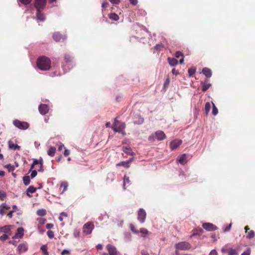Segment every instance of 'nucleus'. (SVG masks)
<instances>
[{
  "instance_id": "obj_1",
  "label": "nucleus",
  "mask_w": 255,
  "mask_h": 255,
  "mask_svg": "<svg viewBox=\"0 0 255 255\" xmlns=\"http://www.w3.org/2000/svg\"><path fill=\"white\" fill-rule=\"evenodd\" d=\"M37 66L41 70H48L51 67V61L46 57H40L37 60Z\"/></svg>"
},
{
  "instance_id": "obj_2",
  "label": "nucleus",
  "mask_w": 255,
  "mask_h": 255,
  "mask_svg": "<svg viewBox=\"0 0 255 255\" xmlns=\"http://www.w3.org/2000/svg\"><path fill=\"white\" fill-rule=\"evenodd\" d=\"M166 137L165 134L162 130H157L154 134H152L148 137V140L150 142L155 141L156 139L158 140H162Z\"/></svg>"
},
{
  "instance_id": "obj_3",
  "label": "nucleus",
  "mask_w": 255,
  "mask_h": 255,
  "mask_svg": "<svg viewBox=\"0 0 255 255\" xmlns=\"http://www.w3.org/2000/svg\"><path fill=\"white\" fill-rule=\"evenodd\" d=\"M175 248L177 250L186 251L191 248V245L187 242H180L175 244Z\"/></svg>"
},
{
  "instance_id": "obj_4",
  "label": "nucleus",
  "mask_w": 255,
  "mask_h": 255,
  "mask_svg": "<svg viewBox=\"0 0 255 255\" xmlns=\"http://www.w3.org/2000/svg\"><path fill=\"white\" fill-rule=\"evenodd\" d=\"M125 128L124 123L115 120L113 129L116 132H122Z\"/></svg>"
},
{
  "instance_id": "obj_5",
  "label": "nucleus",
  "mask_w": 255,
  "mask_h": 255,
  "mask_svg": "<svg viewBox=\"0 0 255 255\" xmlns=\"http://www.w3.org/2000/svg\"><path fill=\"white\" fill-rule=\"evenodd\" d=\"M13 124L15 127L20 129H26L29 127V124L27 122H21L18 120H14Z\"/></svg>"
},
{
  "instance_id": "obj_6",
  "label": "nucleus",
  "mask_w": 255,
  "mask_h": 255,
  "mask_svg": "<svg viewBox=\"0 0 255 255\" xmlns=\"http://www.w3.org/2000/svg\"><path fill=\"white\" fill-rule=\"evenodd\" d=\"M94 228V225L92 222H87L85 224L83 227V233L85 234H90Z\"/></svg>"
},
{
  "instance_id": "obj_7",
  "label": "nucleus",
  "mask_w": 255,
  "mask_h": 255,
  "mask_svg": "<svg viewBox=\"0 0 255 255\" xmlns=\"http://www.w3.org/2000/svg\"><path fill=\"white\" fill-rule=\"evenodd\" d=\"M46 1V0H35L34 6L36 10H43L45 6Z\"/></svg>"
},
{
  "instance_id": "obj_8",
  "label": "nucleus",
  "mask_w": 255,
  "mask_h": 255,
  "mask_svg": "<svg viewBox=\"0 0 255 255\" xmlns=\"http://www.w3.org/2000/svg\"><path fill=\"white\" fill-rule=\"evenodd\" d=\"M137 219L141 223H143L145 221L146 214L144 210L140 208L138 212Z\"/></svg>"
},
{
  "instance_id": "obj_9",
  "label": "nucleus",
  "mask_w": 255,
  "mask_h": 255,
  "mask_svg": "<svg viewBox=\"0 0 255 255\" xmlns=\"http://www.w3.org/2000/svg\"><path fill=\"white\" fill-rule=\"evenodd\" d=\"M202 227L208 232L215 231L217 229V227L210 223H204L202 224Z\"/></svg>"
},
{
  "instance_id": "obj_10",
  "label": "nucleus",
  "mask_w": 255,
  "mask_h": 255,
  "mask_svg": "<svg viewBox=\"0 0 255 255\" xmlns=\"http://www.w3.org/2000/svg\"><path fill=\"white\" fill-rule=\"evenodd\" d=\"M38 110L41 115H44L48 112L49 109L47 105L41 104L39 106Z\"/></svg>"
},
{
  "instance_id": "obj_11",
  "label": "nucleus",
  "mask_w": 255,
  "mask_h": 255,
  "mask_svg": "<svg viewBox=\"0 0 255 255\" xmlns=\"http://www.w3.org/2000/svg\"><path fill=\"white\" fill-rule=\"evenodd\" d=\"M106 248L109 252V255H117L118 251L116 247L114 246L108 244L106 246Z\"/></svg>"
},
{
  "instance_id": "obj_12",
  "label": "nucleus",
  "mask_w": 255,
  "mask_h": 255,
  "mask_svg": "<svg viewBox=\"0 0 255 255\" xmlns=\"http://www.w3.org/2000/svg\"><path fill=\"white\" fill-rule=\"evenodd\" d=\"M42 10H36V19L38 21H44L45 20V16L41 12Z\"/></svg>"
},
{
  "instance_id": "obj_13",
  "label": "nucleus",
  "mask_w": 255,
  "mask_h": 255,
  "mask_svg": "<svg viewBox=\"0 0 255 255\" xmlns=\"http://www.w3.org/2000/svg\"><path fill=\"white\" fill-rule=\"evenodd\" d=\"M181 143V140L175 139L170 142V146L171 149L174 150L178 147Z\"/></svg>"
},
{
  "instance_id": "obj_14",
  "label": "nucleus",
  "mask_w": 255,
  "mask_h": 255,
  "mask_svg": "<svg viewBox=\"0 0 255 255\" xmlns=\"http://www.w3.org/2000/svg\"><path fill=\"white\" fill-rule=\"evenodd\" d=\"M24 235V230L22 228H18L17 229L16 233L15 235L13 237V239H19L21 238Z\"/></svg>"
},
{
  "instance_id": "obj_15",
  "label": "nucleus",
  "mask_w": 255,
  "mask_h": 255,
  "mask_svg": "<svg viewBox=\"0 0 255 255\" xmlns=\"http://www.w3.org/2000/svg\"><path fill=\"white\" fill-rule=\"evenodd\" d=\"M27 249V245L26 243L20 244L17 247V249L20 253L26 252Z\"/></svg>"
},
{
  "instance_id": "obj_16",
  "label": "nucleus",
  "mask_w": 255,
  "mask_h": 255,
  "mask_svg": "<svg viewBox=\"0 0 255 255\" xmlns=\"http://www.w3.org/2000/svg\"><path fill=\"white\" fill-rule=\"evenodd\" d=\"M202 73L207 78H210L212 75L211 69L206 67L203 69Z\"/></svg>"
},
{
  "instance_id": "obj_17",
  "label": "nucleus",
  "mask_w": 255,
  "mask_h": 255,
  "mask_svg": "<svg viewBox=\"0 0 255 255\" xmlns=\"http://www.w3.org/2000/svg\"><path fill=\"white\" fill-rule=\"evenodd\" d=\"M9 208V207L6 204H2L0 205V214L1 216H3L5 213V210H8Z\"/></svg>"
},
{
  "instance_id": "obj_18",
  "label": "nucleus",
  "mask_w": 255,
  "mask_h": 255,
  "mask_svg": "<svg viewBox=\"0 0 255 255\" xmlns=\"http://www.w3.org/2000/svg\"><path fill=\"white\" fill-rule=\"evenodd\" d=\"M10 226H5L0 227V231L1 233H4L5 234L10 235Z\"/></svg>"
},
{
  "instance_id": "obj_19",
  "label": "nucleus",
  "mask_w": 255,
  "mask_h": 255,
  "mask_svg": "<svg viewBox=\"0 0 255 255\" xmlns=\"http://www.w3.org/2000/svg\"><path fill=\"white\" fill-rule=\"evenodd\" d=\"M8 147L13 150L19 149L20 146L16 144L13 143L11 140L8 141Z\"/></svg>"
},
{
  "instance_id": "obj_20",
  "label": "nucleus",
  "mask_w": 255,
  "mask_h": 255,
  "mask_svg": "<svg viewBox=\"0 0 255 255\" xmlns=\"http://www.w3.org/2000/svg\"><path fill=\"white\" fill-rule=\"evenodd\" d=\"M53 39L56 41H59L62 38L64 39L65 37H63L62 35L59 32H55L53 35Z\"/></svg>"
},
{
  "instance_id": "obj_21",
  "label": "nucleus",
  "mask_w": 255,
  "mask_h": 255,
  "mask_svg": "<svg viewBox=\"0 0 255 255\" xmlns=\"http://www.w3.org/2000/svg\"><path fill=\"white\" fill-rule=\"evenodd\" d=\"M167 60H168L169 64L171 66H172V67L175 66L177 65L178 64V61L175 58L168 57Z\"/></svg>"
},
{
  "instance_id": "obj_22",
  "label": "nucleus",
  "mask_w": 255,
  "mask_h": 255,
  "mask_svg": "<svg viewBox=\"0 0 255 255\" xmlns=\"http://www.w3.org/2000/svg\"><path fill=\"white\" fill-rule=\"evenodd\" d=\"M37 188L34 187L33 186H30L26 190V195L29 197H31V195L29 194L33 193L36 191Z\"/></svg>"
},
{
  "instance_id": "obj_23",
  "label": "nucleus",
  "mask_w": 255,
  "mask_h": 255,
  "mask_svg": "<svg viewBox=\"0 0 255 255\" xmlns=\"http://www.w3.org/2000/svg\"><path fill=\"white\" fill-rule=\"evenodd\" d=\"M64 60L65 64H64L63 65V68L64 70L66 69V65L72 61V59L71 57L69 55L66 54L64 56Z\"/></svg>"
},
{
  "instance_id": "obj_24",
  "label": "nucleus",
  "mask_w": 255,
  "mask_h": 255,
  "mask_svg": "<svg viewBox=\"0 0 255 255\" xmlns=\"http://www.w3.org/2000/svg\"><path fill=\"white\" fill-rule=\"evenodd\" d=\"M56 150V147H55L54 146H51L47 150V154L49 156H50L51 157H53L55 155Z\"/></svg>"
},
{
  "instance_id": "obj_25",
  "label": "nucleus",
  "mask_w": 255,
  "mask_h": 255,
  "mask_svg": "<svg viewBox=\"0 0 255 255\" xmlns=\"http://www.w3.org/2000/svg\"><path fill=\"white\" fill-rule=\"evenodd\" d=\"M203 232V230L201 228H199L198 230L195 229L193 230L192 231V234L191 236V238H192L193 237H194L197 235H200L201 234H202Z\"/></svg>"
},
{
  "instance_id": "obj_26",
  "label": "nucleus",
  "mask_w": 255,
  "mask_h": 255,
  "mask_svg": "<svg viewBox=\"0 0 255 255\" xmlns=\"http://www.w3.org/2000/svg\"><path fill=\"white\" fill-rule=\"evenodd\" d=\"M23 183L25 186H27L30 182V178L28 175H25L23 177Z\"/></svg>"
},
{
  "instance_id": "obj_27",
  "label": "nucleus",
  "mask_w": 255,
  "mask_h": 255,
  "mask_svg": "<svg viewBox=\"0 0 255 255\" xmlns=\"http://www.w3.org/2000/svg\"><path fill=\"white\" fill-rule=\"evenodd\" d=\"M187 156L186 154H182L181 156L179 157L178 161L181 164H184L186 160Z\"/></svg>"
},
{
  "instance_id": "obj_28",
  "label": "nucleus",
  "mask_w": 255,
  "mask_h": 255,
  "mask_svg": "<svg viewBox=\"0 0 255 255\" xmlns=\"http://www.w3.org/2000/svg\"><path fill=\"white\" fill-rule=\"evenodd\" d=\"M123 151L128 155H133V152L132 151L130 147L128 146H125L123 147Z\"/></svg>"
},
{
  "instance_id": "obj_29",
  "label": "nucleus",
  "mask_w": 255,
  "mask_h": 255,
  "mask_svg": "<svg viewBox=\"0 0 255 255\" xmlns=\"http://www.w3.org/2000/svg\"><path fill=\"white\" fill-rule=\"evenodd\" d=\"M228 255H238V250L233 248L228 249Z\"/></svg>"
},
{
  "instance_id": "obj_30",
  "label": "nucleus",
  "mask_w": 255,
  "mask_h": 255,
  "mask_svg": "<svg viewBox=\"0 0 255 255\" xmlns=\"http://www.w3.org/2000/svg\"><path fill=\"white\" fill-rule=\"evenodd\" d=\"M117 166H123L127 168L129 167V165H128V162L126 161H124L120 162L117 164Z\"/></svg>"
},
{
  "instance_id": "obj_31",
  "label": "nucleus",
  "mask_w": 255,
  "mask_h": 255,
  "mask_svg": "<svg viewBox=\"0 0 255 255\" xmlns=\"http://www.w3.org/2000/svg\"><path fill=\"white\" fill-rule=\"evenodd\" d=\"M36 214L38 216L42 217L46 215V212L45 209H39L37 211Z\"/></svg>"
},
{
  "instance_id": "obj_32",
  "label": "nucleus",
  "mask_w": 255,
  "mask_h": 255,
  "mask_svg": "<svg viewBox=\"0 0 255 255\" xmlns=\"http://www.w3.org/2000/svg\"><path fill=\"white\" fill-rule=\"evenodd\" d=\"M164 48V45L162 44H157L154 46V49L156 50L157 52H159L163 49Z\"/></svg>"
},
{
  "instance_id": "obj_33",
  "label": "nucleus",
  "mask_w": 255,
  "mask_h": 255,
  "mask_svg": "<svg viewBox=\"0 0 255 255\" xmlns=\"http://www.w3.org/2000/svg\"><path fill=\"white\" fill-rule=\"evenodd\" d=\"M210 109H211V104L209 102H207L205 104V114L206 115H208V114H209V112L210 111Z\"/></svg>"
},
{
  "instance_id": "obj_34",
  "label": "nucleus",
  "mask_w": 255,
  "mask_h": 255,
  "mask_svg": "<svg viewBox=\"0 0 255 255\" xmlns=\"http://www.w3.org/2000/svg\"><path fill=\"white\" fill-rule=\"evenodd\" d=\"M123 180H124V182H124L123 183V188L124 189H126L125 186H126V184H129V182H130V180H129V177H127L126 175L124 176Z\"/></svg>"
},
{
  "instance_id": "obj_35",
  "label": "nucleus",
  "mask_w": 255,
  "mask_h": 255,
  "mask_svg": "<svg viewBox=\"0 0 255 255\" xmlns=\"http://www.w3.org/2000/svg\"><path fill=\"white\" fill-rule=\"evenodd\" d=\"M201 84L203 86L202 91L204 92L207 91L211 86V84H210V83L206 84V83H203V82H201Z\"/></svg>"
},
{
  "instance_id": "obj_36",
  "label": "nucleus",
  "mask_w": 255,
  "mask_h": 255,
  "mask_svg": "<svg viewBox=\"0 0 255 255\" xmlns=\"http://www.w3.org/2000/svg\"><path fill=\"white\" fill-rule=\"evenodd\" d=\"M40 249L42 251L44 255H49V253L47 251V248L46 245H43L41 246Z\"/></svg>"
},
{
  "instance_id": "obj_37",
  "label": "nucleus",
  "mask_w": 255,
  "mask_h": 255,
  "mask_svg": "<svg viewBox=\"0 0 255 255\" xmlns=\"http://www.w3.org/2000/svg\"><path fill=\"white\" fill-rule=\"evenodd\" d=\"M109 18L112 20L117 21L119 19V16L115 13H112L109 14Z\"/></svg>"
},
{
  "instance_id": "obj_38",
  "label": "nucleus",
  "mask_w": 255,
  "mask_h": 255,
  "mask_svg": "<svg viewBox=\"0 0 255 255\" xmlns=\"http://www.w3.org/2000/svg\"><path fill=\"white\" fill-rule=\"evenodd\" d=\"M212 104L213 105L212 114L214 116H216L218 113V109L216 108L215 104L213 102H212Z\"/></svg>"
},
{
  "instance_id": "obj_39",
  "label": "nucleus",
  "mask_w": 255,
  "mask_h": 255,
  "mask_svg": "<svg viewBox=\"0 0 255 255\" xmlns=\"http://www.w3.org/2000/svg\"><path fill=\"white\" fill-rule=\"evenodd\" d=\"M189 77H191L196 72V69L195 68H191L188 70Z\"/></svg>"
},
{
  "instance_id": "obj_40",
  "label": "nucleus",
  "mask_w": 255,
  "mask_h": 255,
  "mask_svg": "<svg viewBox=\"0 0 255 255\" xmlns=\"http://www.w3.org/2000/svg\"><path fill=\"white\" fill-rule=\"evenodd\" d=\"M4 167L7 168L9 172H12L14 170V166L11 165L10 164L5 165Z\"/></svg>"
},
{
  "instance_id": "obj_41",
  "label": "nucleus",
  "mask_w": 255,
  "mask_h": 255,
  "mask_svg": "<svg viewBox=\"0 0 255 255\" xmlns=\"http://www.w3.org/2000/svg\"><path fill=\"white\" fill-rule=\"evenodd\" d=\"M254 236H255V232L254 231L251 230L248 233V235H247V238L251 239H252L253 238H254Z\"/></svg>"
},
{
  "instance_id": "obj_42",
  "label": "nucleus",
  "mask_w": 255,
  "mask_h": 255,
  "mask_svg": "<svg viewBox=\"0 0 255 255\" xmlns=\"http://www.w3.org/2000/svg\"><path fill=\"white\" fill-rule=\"evenodd\" d=\"M8 234H3V235L0 237V240L1 241H4L8 239Z\"/></svg>"
},
{
  "instance_id": "obj_43",
  "label": "nucleus",
  "mask_w": 255,
  "mask_h": 255,
  "mask_svg": "<svg viewBox=\"0 0 255 255\" xmlns=\"http://www.w3.org/2000/svg\"><path fill=\"white\" fill-rule=\"evenodd\" d=\"M47 235L50 239H52L54 237V232L51 230H48L47 232Z\"/></svg>"
},
{
  "instance_id": "obj_44",
  "label": "nucleus",
  "mask_w": 255,
  "mask_h": 255,
  "mask_svg": "<svg viewBox=\"0 0 255 255\" xmlns=\"http://www.w3.org/2000/svg\"><path fill=\"white\" fill-rule=\"evenodd\" d=\"M130 229L134 234H137L138 233L132 224L130 225Z\"/></svg>"
},
{
  "instance_id": "obj_45",
  "label": "nucleus",
  "mask_w": 255,
  "mask_h": 255,
  "mask_svg": "<svg viewBox=\"0 0 255 255\" xmlns=\"http://www.w3.org/2000/svg\"><path fill=\"white\" fill-rule=\"evenodd\" d=\"M19 1L24 5L28 4L30 3L32 0H19Z\"/></svg>"
},
{
  "instance_id": "obj_46",
  "label": "nucleus",
  "mask_w": 255,
  "mask_h": 255,
  "mask_svg": "<svg viewBox=\"0 0 255 255\" xmlns=\"http://www.w3.org/2000/svg\"><path fill=\"white\" fill-rule=\"evenodd\" d=\"M31 173L30 176H31V177L32 178H33L37 175V172L36 170H31Z\"/></svg>"
},
{
  "instance_id": "obj_47",
  "label": "nucleus",
  "mask_w": 255,
  "mask_h": 255,
  "mask_svg": "<svg viewBox=\"0 0 255 255\" xmlns=\"http://www.w3.org/2000/svg\"><path fill=\"white\" fill-rule=\"evenodd\" d=\"M70 254V251L68 250H63L62 252L61 253V254L62 255H68Z\"/></svg>"
},
{
  "instance_id": "obj_48",
  "label": "nucleus",
  "mask_w": 255,
  "mask_h": 255,
  "mask_svg": "<svg viewBox=\"0 0 255 255\" xmlns=\"http://www.w3.org/2000/svg\"><path fill=\"white\" fill-rule=\"evenodd\" d=\"M140 232L142 234H147L148 233V231L145 228H141L140 230Z\"/></svg>"
},
{
  "instance_id": "obj_49",
  "label": "nucleus",
  "mask_w": 255,
  "mask_h": 255,
  "mask_svg": "<svg viewBox=\"0 0 255 255\" xmlns=\"http://www.w3.org/2000/svg\"><path fill=\"white\" fill-rule=\"evenodd\" d=\"M183 54L180 51H177L175 54V56L176 58H179L180 57H183Z\"/></svg>"
},
{
  "instance_id": "obj_50",
  "label": "nucleus",
  "mask_w": 255,
  "mask_h": 255,
  "mask_svg": "<svg viewBox=\"0 0 255 255\" xmlns=\"http://www.w3.org/2000/svg\"><path fill=\"white\" fill-rule=\"evenodd\" d=\"M61 186L62 187H63V188H64V191H65V190H66V189H67V187H68V183H67V182H63V183H61Z\"/></svg>"
},
{
  "instance_id": "obj_51",
  "label": "nucleus",
  "mask_w": 255,
  "mask_h": 255,
  "mask_svg": "<svg viewBox=\"0 0 255 255\" xmlns=\"http://www.w3.org/2000/svg\"><path fill=\"white\" fill-rule=\"evenodd\" d=\"M251 250L250 249H248L247 251L243 253L241 255H250Z\"/></svg>"
},
{
  "instance_id": "obj_52",
  "label": "nucleus",
  "mask_w": 255,
  "mask_h": 255,
  "mask_svg": "<svg viewBox=\"0 0 255 255\" xmlns=\"http://www.w3.org/2000/svg\"><path fill=\"white\" fill-rule=\"evenodd\" d=\"M232 227V223H230L229 225L224 229L225 232H228L230 230Z\"/></svg>"
},
{
  "instance_id": "obj_53",
  "label": "nucleus",
  "mask_w": 255,
  "mask_h": 255,
  "mask_svg": "<svg viewBox=\"0 0 255 255\" xmlns=\"http://www.w3.org/2000/svg\"><path fill=\"white\" fill-rule=\"evenodd\" d=\"M63 154L65 156H67L70 154V151L68 149L65 148Z\"/></svg>"
},
{
  "instance_id": "obj_54",
  "label": "nucleus",
  "mask_w": 255,
  "mask_h": 255,
  "mask_svg": "<svg viewBox=\"0 0 255 255\" xmlns=\"http://www.w3.org/2000/svg\"><path fill=\"white\" fill-rule=\"evenodd\" d=\"M6 196V194L3 192H0V199H3Z\"/></svg>"
},
{
  "instance_id": "obj_55",
  "label": "nucleus",
  "mask_w": 255,
  "mask_h": 255,
  "mask_svg": "<svg viewBox=\"0 0 255 255\" xmlns=\"http://www.w3.org/2000/svg\"><path fill=\"white\" fill-rule=\"evenodd\" d=\"M209 255H218V253L215 250H212Z\"/></svg>"
},
{
  "instance_id": "obj_56",
  "label": "nucleus",
  "mask_w": 255,
  "mask_h": 255,
  "mask_svg": "<svg viewBox=\"0 0 255 255\" xmlns=\"http://www.w3.org/2000/svg\"><path fill=\"white\" fill-rule=\"evenodd\" d=\"M109 1L114 4H118L120 2V0H109Z\"/></svg>"
},
{
  "instance_id": "obj_57",
  "label": "nucleus",
  "mask_w": 255,
  "mask_h": 255,
  "mask_svg": "<svg viewBox=\"0 0 255 255\" xmlns=\"http://www.w3.org/2000/svg\"><path fill=\"white\" fill-rule=\"evenodd\" d=\"M53 227V225L52 224L48 223L46 225V227L47 229H50Z\"/></svg>"
},
{
  "instance_id": "obj_58",
  "label": "nucleus",
  "mask_w": 255,
  "mask_h": 255,
  "mask_svg": "<svg viewBox=\"0 0 255 255\" xmlns=\"http://www.w3.org/2000/svg\"><path fill=\"white\" fill-rule=\"evenodd\" d=\"M130 3L133 5H135L137 3V0H129Z\"/></svg>"
},
{
  "instance_id": "obj_59",
  "label": "nucleus",
  "mask_w": 255,
  "mask_h": 255,
  "mask_svg": "<svg viewBox=\"0 0 255 255\" xmlns=\"http://www.w3.org/2000/svg\"><path fill=\"white\" fill-rule=\"evenodd\" d=\"M172 73L174 75H178L179 74V72L177 70H175V69L173 68L172 70Z\"/></svg>"
},
{
  "instance_id": "obj_60",
  "label": "nucleus",
  "mask_w": 255,
  "mask_h": 255,
  "mask_svg": "<svg viewBox=\"0 0 255 255\" xmlns=\"http://www.w3.org/2000/svg\"><path fill=\"white\" fill-rule=\"evenodd\" d=\"M144 121V120H143V118H139V122L138 123H137V122H134V124H142Z\"/></svg>"
},
{
  "instance_id": "obj_61",
  "label": "nucleus",
  "mask_w": 255,
  "mask_h": 255,
  "mask_svg": "<svg viewBox=\"0 0 255 255\" xmlns=\"http://www.w3.org/2000/svg\"><path fill=\"white\" fill-rule=\"evenodd\" d=\"M108 5V2L107 1H104L103 2L102 4V6L103 7H106Z\"/></svg>"
},
{
  "instance_id": "obj_62",
  "label": "nucleus",
  "mask_w": 255,
  "mask_h": 255,
  "mask_svg": "<svg viewBox=\"0 0 255 255\" xmlns=\"http://www.w3.org/2000/svg\"><path fill=\"white\" fill-rule=\"evenodd\" d=\"M14 212V211H10L7 214V216L9 218H12V213Z\"/></svg>"
},
{
  "instance_id": "obj_63",
  "label": "nucleus",
  "mask_w": 255,
  "mask_h": 255,
  "mask_svg": "<svg viewBox=\"0 0 255 255\" xmlns=\"http://www.w3.org/2000/svg\"><path fill=\"white\" fill-rule=\"evenodd\" d=\"M64 147V145L63 143H60V144L58 147V150H61Z\"/></svg>"
},
{
  "instance_id": "obj_64",
  "label": "nucleus",
  "mask_w": 255,
  "mask_h": 255,
  "mask_svg": "<svg viewBox=\"0 0 255 255\" xmlns=\"http://www.w3.org/2000/svg\"><path fill=\"white\" fill-rule=\"evenodd\" d=\"M33 164L34 165L39 164L38 160L37 159H33Z\"/></svg>"
}]
</instances>
